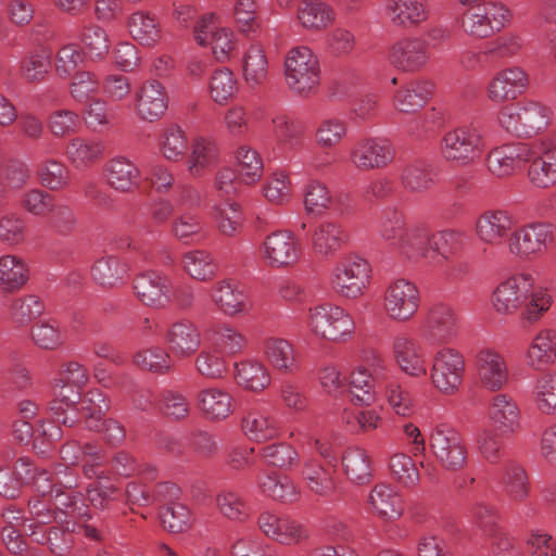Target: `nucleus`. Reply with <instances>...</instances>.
Instances as JSON below:
<instances>
[{
  "instance_id": "obj_24",
  "label": "nucleus",
  "mask_w": 556,
  "mask_h": 556,
  "mask_svg": "<svg viewBox=\"0 0 556 556\" xmlns=\"http://www.w3.org/2000/svg\"><path fill=\"white\" fill-rule=\"evenodd\" d=\"M431 58L428 42L419 37H407L395 42L390 50L391 64L401 72L424 70Z\"/></svg>"
},
{
  "instance_id": "obj_15",
  "label": "nucleus",
  "mask_w": 556,
  "mask_h": 556,
  "mask_svg": "<svg viewBox=\"0 0 556 556\" xmlns=\"http://www.w3.org/2000/svg\"><path fill=\"white\" fill-rule=\"evenodd\" d=\"M260 253L267 266L282 269L294 266L301 260L302 247L292 231L276 230L264 238Z\"/></svg>"
},
{
  "instance_id": "obj_64",
  "label": "nucleus",
  "mask_w": 556,
  "mask_h": 556,
  "mask_svg": "<svg viewBox=\"0 0 556 556\" xmlns=\"http://www.w3.org/2000/svg\"><path fill=\"white\" fill-rule=\"evenodd\" d=\"M30 338L36 346L46 351H55L65 343V333L55 320L42 319L33 325Z\"/></svg>"
},
{
  "instance_id": "obj_21",
  "label": "nucleus",
  "mask_w": 556,
  "mask_h": 556,
  "mask_svg": "<svg viewBox=\"0 0 556 556\" xmlns=\"http://www.w3.org/2000/svg\"><path fill=\"white\" fill-rule=\"evenodd\" d=\"M392 355L399 370L414 379L428 374L427 358L421 343L406 333H399L392 339Z\"/></svg>"
},
{
  "instance_id": "obj_47",
  "label": "nucleus",
  "mask_w": 556,
  "mask_h": 556,
  "mask_svg": "<svg viewBox=\"0 0 556 556\" xmlns=\"http://www.w3.org/2000/svg\"><path fill=\"white\" fill-rule=\"evenodd\" d=\"M368 504L381 518L396 519L403 513L401 496L391 484L377 483L369 492Z\"/></svg>"
},
{
  "instance_id": "obj_10",
  "label": "nucleus",
  "mask_w": 556,
  "mask_h": 556,
  "mask_svg": "<svg viewBox=\"0 0 556 556\" xmlns=\"http://www.w3.org/2000/svg\"><path fill=\"white\" fill-rule=\"evenodd\" d=\"M34 480L36 490L42 495H52L54 493L55 506L64 509V514L68 517H88L87 508L73 488L76 485V479L64 471H58L54 476H50L42 470L30 477Z\"/></svg>"
},
{
  "instance_id": "obj_33",
  "label": "nucleus",
  "mask_w": 556,
  "mask_h": 556,
  "mask_svg": "<svg viewBox=\"0 0 556 556\" xmlns=\"http://www.w3.org/2000/svg\"><path fill=\"white\" fill-rule=\"evenodd\" d=\"M187 170L192 177H201L219 162V148L211 136L197 135L190 141Z\"/></svg>"
},
{
  "instance_id": "obj_2",
  "label": "nucleus",
  "mask_w": 556,
  "mask_h": 556,
  "mask_svg": "<svg viewBox=\"0 0 556 556\" xmlns=\"http://www.w3.org/2000/svg\"><path fill=\"white\" fill-rule=\"evenodd\" d=\"M286 87L291 93L307 98L317 93L321 83V65L318 55L307 46L289 49L282 63Z\"/></svg>"
},
{
  "instance_id": "obj_34",
  "label": "nucleus",
  "mask_w": 556,
  "mask_h": 556,
  "mask_svg": "<svg viewBox=\"0 0 556 556\" xmlns=\"http://www.w3.org/2000/svg\"><path fill=\"white\" fill-rule=\"evenodd\" d=\"M527 366L532 370H543L556 363V330L540 329L531 339L523 354Z\"/></svg>"
},
{
  "instance_id": "obj_23",
  "label": "nucleus",
  "mask_w": 556,
  "mask_h": 556,
  "mask_svg": "<svg viewBox=\"0 0 556 556\" xmlns=\"http://www.w3.org/2000/svg\"><path fill=\"white\" fill-rule=\"evenodd\" d=\"M426 330L429 341L438 348L450 345L459 334V317L452 306L435 304L428 312Z\"/></svg>"
},
{
  "instance_id": "obj_25",
  "label": "nucleus",
  "mask_w": 556,
  "mask_h": 556,
  "mask_svg": "<svg viewBox=\"0 0 556 556\" xmlns=\"http://www.w3.org/2000/svg\"><path fill=\"white\" fill-rule=\"evenodd\" d=\"M529 85V77L520 66H508L498 71L486 85V97L493 103L515 100Z\"/></svg>"
},
{
  "instance_id": "obj_35",
  "label": "nucleus",
  "mask_w": 556,
  "mask_h": 556,
  "mask_svg": "<svg viewBox=\"0 0 556 556\" xmlns=\"http://www.w3.org/2000/svg\"><path fill=\"white\" fill-rule=\"evenodd\" d=\"M168 349L178 358L192 356L201 345V333L190 320L173 323L166 332Z\"/></svg>"
},
{
  "instance_id": "obj_13",
  "label": "nucleus",
  "mask_w": 556,
  "mask_h": 556,
  "mask_svg": "<svg viewBox=\"0 0 556 556\" xmlns=\"http://www.w3.org/2000/svg\"><path fill=\"white\" fill-rule=\"evenodd\" d=\"M429 448L440 465L451 471L467 463V448L458 430L448 424L434 425L428 434Z\"/></svg>"
},
{
  "instance_id": "obj_9",
  "label": "nucleus",
  "mask_w": 556,
  "mask_h": 556,
  "mask_svg": "<svg viewBox=\"0 0 556 556\" xmlns=\"http://www.w3.org/2000/svg\"><path fill=\"white\" fill-rule=\"evenodd\" d=\"M556 241V227L551 223L532 222L513 229L506 240L508 253L526 261L542 255Z\"/></svg>"
},
{
  "instance_id": "obj_50",
  "label": "nucleus",
  "mask_w": 556,
  "mask_h": 556,
  "mask_svg": "<svg viewBox=\"0 0 556 556\" xmlns=\"http://www.w3.org/2000/svg\"><path fill=\"white\" fill-rule=\"evenodd\" d=\"M201 412L211 420H223L232 414L235 403L231 394L220 388H207L199 392Z\"/></svg>"
},
{
  "instance_id": "obj_5",
  "label": "nucleus",
  "mask_w": 556,
  "mask_h": 556,
  "mask_svg": "<svg viewBox=\"0 0 556 556\" xmlns=\"http://www.w3.org/2000/svg\"><path fill=\"white\" fill-rule=\"evenodd\" d=\"M58 520L43 500H37L29 503V517L25 521L28 535L37 543L48 544L50 551L56 555H63L70 551L73 544V528L71 521H63L61 518L58 526L50 528L48 534L43 532L42 527ZM72 526H74L72 523Z\"/></svg>"
},
{
  "instance_id": "obj_31",
  "label": "nucleus",
  "mask_w": 556,
  "mask_h": 556,
  "mask_svg": "<svg viewBox=\"0 0 556 556\" xmlns=\"http://www.w3.org/2000/svg\"><path fill=\"white\" fill-rule=\"evenodd\" d=\"M434 90L432 80L424 77L403 84L393 94L392 103L397 112L412 114L421 109Z\"/></svg>"
},
{
  "instance_id": "obj_14",
  "label": "nucleus",
  "mask_w": 556,
  "mask_h": 556,
  "mask_svg": "<svg viewBox=\"0 0 556 556\" xmlns=\"http://www.w3.org/2000/svg\"><path fill=\"white\" fill-rule=\"evenodd\" d=\"M195 42L210 47L218 62H226L237 47V36L230 27L222 26L219 16L213 12L205 13L193 28Z\"/></svg>"
},
{
  "instance_id": "obj_29",
  "label": "nucleus",
  "mask_w": 556,
  "mask_h": 556,
  "mask_svg": "<svg viewBox=\"0 0 556 556\" xmlns=\"http://www.w3.org/2000/svg\"><path fill=\"white\" fill-rule=\"evenodd\" d=\"M383 15L392 26L412 29L428 20L429 11L425 0H387Z\"/></svg>"
},
{
  "instance_id": "obj_32",
  "label": "nucleus",
  "mask_w": 556,
  "mask_h": 556,
  "mask_svg": "<svg viewBox=\"0 0 556 556\" xmlns=\"http://www.w3.org/2000/svg\"><path fill=\"white\" fill-rule=\"evenodd\" d=\"M167 277L152 271L139 274L134 282L137 298L148 306L164 307L172 300Z\"/></svg>"
},
{
  "instance_id": "obj_26",
  "label": "nucleus",
  "mask_w": 556,
  "mask_h": 556,
  "mask_svg": "<svg viewBox=\"0 0 556 556\" xmlns=\"http://www.w3.org/2000/svg\"><path fill=\"white\" fill-rule=\"evenodd\" d=\"M515 224V217L508 211L486 210L475 222V235L481 243L496 245L508 239Z\"/></svg>"
},
{
  "instance_id": "obj_63",
  "label": "nucleus",
  "mask_w": 556,
  "mask_h": 556,
  "mask_svg": "<svg viewBox=\"0 0 556 556\" xmlns=\"http://www.w3.org/2000/svg\"><path fill=\"white\" fill-rule=\"evenodd\" d=\"M532 396L539 412L556 415V371H545L535 380Z\"/></svg>"
},
{
  "instance_id": "obj_28",
  "label": "nucleus",
  "mask_w": 556,
  "mask_h": 556,
  "mask_svg": "<svg viewBox=\"0 0 556 556\" xmlns=\"http://www.w3.org/2000/svg\"><path fill=\"white\" fill-rule=\"evenodd\" d=\"M210 296L217 311L225 316L245 315L251 309L247 291L230 279L215 282L211 289Z\"/></svg>"
},
{
  "instance_id": "obj_11",
  "label": "nucleus",
  "mask_w": 556,
  "mask_h": 556,
  "mask_svg": "<svg viewBox=\"0 0 556 556\" xmlns=\"http://www.w3.org/2000/svg\"><path fill=\"white\" fill-rule=\"evenodd\" d=\"M420 304L421 294L413 280L396 277L387 283L382 295V309L391 321L403 324L412 320Z\"/></svg>"
},
{
  "instance_id": "obj_20",
  "label": "nucleus",
  "mask_w": 556,
  "mask_h": 556,
  "mask_svg": "<svg viewBox=\"0 0 556 556\" xmlns=\"http://www.w3.org/2000/svg\"><path fill=\"white\" fill-rule=\"evenodd\" d=\"M475 364L481 386L491 392L503 390L509 382V367L505 356L495 348L482 346L475 354Z\"/></svg>"
},
{
  "instance_id": "obj_4",
  "label": "nucleus",
  "mask_w": 556,
  "mask_h": 556,
  "mask_svg": "<svg viewBox=\"0 0 556 556\" xmlns=\"http://www.w3.org/2000/svg\"><path fill=\"white\" fill-rule=\"evenodd\" d=\"M372 266L359 254L346 255L333 264L328 275L330 289L340 298L357 300L369 289Z\"/></svg>"
},
{
  "instance_id": "obj_6",
  "label": "nucleus",
  "mask_w": 556,
  "mask_h": 556,
  "mask_svg": "<svg viewBox=\"0 0 556 556\" xmlns=\"http://www.w3.org/2000/svg\"><path fill=\"white\" fill-rule=\"evenodd\" d=\"M306 325L314 337L336 343L350 341L356 329L353 316L342 306L330 303L309 307Z\"/></svg>"
},
{
  "instance_id": "obj_37",
  "label": "nucleus",
  "mask_w": 556,
  "mask_h": 556,
  "mask_svg": "<svg viewBox=\"0 0 556 556\" xmlns=\"http://www.w3.org/2000/svg\"><path fill=\"white\" fill-rule=\"evenodd\" d=\"M258 492L273 501L291 504L301 496V491L295 482L288 476L277 472H262L256 478Z\"/></svg>"
},
{
  "instance_id": "obj_43",
  "label": "nucleus",
  "mask_w": 556,
  "mask_h": 556,
  "mask_svg": "<svg viewBox=\"0 0 556 556\" xmlns=\"http://www.w3.org/2000/svg\"><path fill=\"white\" fill-rule=\"evenodd\" d=\"M346 241L341 225L334 222L318 224L312 233V249L318 256L329 258L334 256Z\"/></svg>"
},
{
  "instance_id": "obj_41",
  "label": "nucleus",
  "mask_w": 556,
  "mask_h": 556,
  "mask_svg": "<svg viewBox=\"0 0 556 556\" xmlns=\"http://www.w3.org/2000/svg\"><path fill=\"white\" fill-rule=\"evenodd\" d=\"M233 367L236 382L242 389L258 393L270 386V372L258 359L244 358L236 362Z\"/></svg>"
},
{
  "instance_id": "obj_60",
  "label": "nucleus",
  "mask_w": 556,
  "mask_h": 556,
  "mask_svg": "<svg viewBox=\"0 0 556 556\" xmlns=\"http://www.w3.org/2000/svg\"><path fill=\"white\" fill-rule=\"evenodd\" d=\"M78 39L85 53L92 61H102L111 50V41L106 30L94 23H88L81 28Z\"/></svg>"
},
{
  "instance_id": "obj_57",
  "label": "nucleus",
  "mask_w": 556,
  "mask_h": 556,
  "mask_svg": "<svg viewBox=\"0 0 556 556\" xmlns=\"http://www.w3.org/2000/svg\"><path fill=\"white\" fill-rule=\"evenodd\" d=\"M301 476L306 488L316 495L329 496L336 490L333 473L317 460L306 459Z\"/></svg>"
},
{
  "instance_id": "obj_59",
  "label": "nucleus",
  "mask_w": 556,
  "mask_h": 556,
  "mask_svg": "<svg viewBox=\"0 0 556 556\" xmlns=\"http://www.w3.org/2000/svg\"><path fill=\"white\" fill-rule=\"evenodd\" d=\"M342 465L348 479L355 484H366L371 480L372 471L369 455L358 446L348 447L342 455Z\"/></svg>"
},
{
  "instance_id": "obj_27",
  "label": "nucleus",
  "mask_w": 556,
  "mask_h": 556,
  "mask_svg": "<svg viewBox=\"0 0 556 556\" xmlns=\"http://www.w3.org/2000/svg\"><path fill=\"white\" fill-rule=\"evenodd\" d=\"M488 417L502 434H514L522 424V413L517 400L504 392H496L489 402Z\"/></svg>"
},
{
  "instance_id": "obj_17",
  "label": "nucleus",
  "mask_w": 556,
  "mask_h": 556,
  "mask_svg": "<svg viewBox=\"0 0 556 556\" xmlns=\"http://www.w3.org/2000/svg\"><path fill=\"white\" fill-rule=\"evenodd\" d=\"M365 361L367 366L357 365L350 371L349 384L355 402L370 405L376 399L375 378H380L388 372V364L376 352H371Z\"/></svg>"
},
{
  "instance_id": "obj_54",
  "label": "nucleus",
  "mask_w": 556,
  "mask_h": 556,
  "mask_svg": "<svg viewBox=\"0 0 556 556\" xmlns=\"http://www.w3.org/2000/svg\"><path fill=\"white\" fill-rule=\"evenodd\" d=\"M238 91L239 83L230 68L220 67L213 71L207 81V92L214 103L227 104L236 98Z\"/></svg>"
},
{
  "instance_id": "obj_44",
  "label": "nucleus",
  "mask_w": 556,
  "mask_h": 556,
  "mask_svg": "<svg viewBox=\"0 0 556 556\" xmlns=\"http://www.w3.org/2000/svg\"><path fill=\"white\" fill-rule=\"evenodd\" d=\"M269 62L265 49L260 43H251L242 54L241 74L247 86L255 88L264 84L268 76Z\"/></svg>"
},
{
  "instance_id": "obj_19",
  "label": "nucleus",
  "mask_w": 556,
  "mask_h": 556,
  "mask_svg": "<svg viewBox=\"0 0 556 556\" xmlns=\"http://www.w3.org/2000/svg\"><path fill=\"white\" fill-rule=\"evenodd\" d=\"M532 154L530 143H503L492 148L486 154V169L497 178L510 177L529 162Z\"/></svg>"
},
{
  "instance_id": "obj_8",
  "label": "nucleus",
  "mask_w": 556,
  "mask_h": 556,
  "mask_svg": "<svg viewBox=\"0 0 556 556\" xmlns=\"http://www.w3.org/2000/svg\"><path fill=\"white\" fill-rule=\"evenodd\" d=\"M56 384L60 386V391L50 405L53 421L42 420L36 430L34 448L39 454L46 453L45 445L48 447L62 438V430L55 422L70 427L76 422V416H70L68 413H73L74 406L79 402L81 390L60 381Z\"/></svg>"
},
{
  "instance_id": "obj_3",
  "label": "nucleus",
  "mask_w": 556,
  "mask_h": 556,
  "mask_svg": "<svg viewBox=\"0 0 556 556\" xmlns=\"http://www.w3.org/2000/svg\"><path fill=\"white\" fill-rule=\"evenodd\" d=\"M485 148L484 130L476 124L448 129L439 142L442 159L459 167L472 165L484 154Z\"/></svg>"
},
{
  "instance_id": "obj_22",
  "label": "nucleus",
  "mask_w": 556,
  "mask_h": 556,
  "mask_svg": "<svg viewBox=\"0 0 556 556\" xmlns=\"http://www.w3.org/2000/svg\"><path fill=\"white\" fill-rule=\"evenodd\" d=\"M168 101L164 85L156 79H148L135 92V113L142 122H157L166 113Z\"/></svg>"
},
{
  "instance_id": "obj_56",
  "label": "nucleus",
  "mask_w": 556,
  "mask_h": 556,
  "mask_svg": "<svg viewBox=\"0 0 556 556\" xmlns=\"http://www.w3.org/2000/svg\"><path fill=\"white\" fill-rule=\"evenodd\" d=\"M104 153V146L101 140L94 138L75 137L66 146L65 154L68 161L76 167H86Z\"/></svg>"
},
{
  "instance_id": "obj_38",
  "label": "nucleus",
  "mask_w": 556,
  "mask_h": 556,
  "mask_svg": "<svg viewBox=\"0 0 556 556\" xmlns=\"http://www.w3.org/2000/svg\"><path fill=\"white\" fill-rule=\"evenodd\" d=\"M105 178L114 190L130 192L140 184V170L131 160L118 155L106 162Z\"/></svg>"
},
{
  "instance_id": "obj_40",
  "label": "nucleus",
  "mask_w": 556,
  "mask_h": 556,
  "mask_svg": "<svg viewBox=\"0 0 556 556\" xmlns=\"http://www.w3.org/2000/svg\"><path fill=\"white\" fill-rule=\"evenodd\" d=\"M30 279L28 262L17 254L0 255V290L14 293L21 290Z\"/></svg>"
},
{
  "instance_id": "obj_7",
  "label": "nucleus",
  "mask_w": 556,
  "mask_h": 556,
  "mask_svg": "<svg viewBox=\"0 0 556 556\" xmlns=\"http://www.w3.org/2000/svg\"><path fill=\"white\" fill-rule=\"evenodd\" d=\"M432 388L444 396H453L463 388L466 377V357L452 345L439 346L428 368Z\"/></svg>"
},
{
  "instance_id": "obj_48",
  "label": "nucleus",
  "mask_w": 556,
  "mask_h": 556,
  "mask_svg": "<svg viewBox=\"0 0 556 556\" xmlns=\"http://www.w3.org/2000/svg\"><path fill=\"white\" fill-rule=\"evenodd\" d=\"M300 25L307 30H321L336 20L334 10L319 0H303L296 9Z\"/></svg>"
},
{
  "instance_id": "obj_30",
  "label": "nucleus",
  "mask_w": 556,
  "mask_h": 556,
  "mask_svg": "<svg viewBox=\"0 0 556 556\" xmlns=\"http://www.w3.org/2000/svg\"><path fill=\"white\" fill-rule=\"evenodd\" d=\"M533 154L529 160L528 178L532 186L545 189L556 184V147L530 143Z\"/></svg>"
},
{
  "instance_id": "obj_52",
  "label": "nucleus",
  "mask_w": 556,
  "mask_h": 556,
  "mask_svg": "<svg viewBox=\"0 0 556 556\" xmlns=\"http://www.w3.org/2000/svg\"><path fill=\"white\" fill-rule=\"evenodd\" d=\"M130 36L140 45L146 47L156 46L162 38V28L155 16L137 11L132 13L127 22Z\"/></svg>"
},
{
  "instance_id": "obj_62",
  "label": "nucleus",
  "mask_w": 556,
  "mask_h": 556,
  "mask_svg": "<svg viewBox=\"0 0 556 556\" xmlns=\"http://www.w3.org/2000/svg\"><path fill=\"white\" fill-rule=\"evenodd\" d=\"M62 459L71 465L84 463L85 475L89 478L97 475L96 466L102 464V456L97 445L86 444L80 446L76 442H68L61 448Z\"/></svg>"
},
{
  "instance_id": "obj_58",
  "label": "nucleus",
  "mask_w": 556,
  "mask_h": 556,
  "mask_svg": "<svg viewBox=\"0 0 556 556\" xmlns=\"http://www.w3.org/2000/svg\"><path fill=\"white\" fill-rule=\"evenodd\" d=\"M503 488L506 496L514 503H523L530 495V481L523 466L510 462L503 469Z\"/></svg>"
},
{
  "instance_id": "obj_46",
  "label": "nucleus",
  "mask_w": 556,
  "mask_h": 556,
  "mask_svg": "<svg viewBox=\"0 0 556 556\" xmlns=\"http://www.w3.org/2000/svg\"><path fill=\"white\" fill-rule=\"evenodd\" d=\"M156 147L168 162H179L186 157L189 140L186 131L178 124L164 126L157 136Z\"/></svg>"
},
{
  "instance_id": "obj_39",
  "label": "nucleus",
  "mask_w": 556,
  "mask_h": 556,
  "mask_svg": "<svg viewBox=\"0 0 556 556\" xmlns=\"http://www.w3.org/2000/svg\"><path fill=\"white\" fill-rule=\"evenodd\" d=\"M241 430L245 438L254 443H265L280 435L277 419L261 410L247 412L241 420Z\"/></svg>"
},
{
  "instance_id": "obj_55",
  "label": "nucleus",
  "mask_w": 556,
  "mask_h": 556,
  "mask_svg": "<svg viewBox=\"0 0 556 556\" xmlns=\"http://www.w3.org/2000/svg\"><path fill=\"white\" fill-rule=\"evenodd\" d=\"M181 265L188 276L199 281L211 280L218 271V265L213 255L202 249H193L184 253Z\"/></svg>"
},
{
  "instance_id": "obj_42",
  "label": "nucleus",
  "mask_w": 556,
  "mask_h": 556,
  "mask_svg": "<svg viewBox=\"0 0 556 556\" xmlns=\"http://www.w3.org/2000/svg\"><path fill=\"white\" fill-rule=\"evenodd\" d=\"M467 236L459 229H443L429 235V253L432 263L440 265L456 255L465 245Z\"/></svg>"
},
{
  "instance_id": "obj_18",
  "label": "nucleus",
  "mask_w": 556,
  "mask_h": 556,
  "mask_svg": "<svg viewBox=\"0 0 556 556\" xmlns=\"http://www.w3.org/2000/svg\"><path fill=\"white\" fill-rule=\"evenodd\" d=\"M257 526L265 536L281 545L293 546L308 539V530L304 523L273 510L262 511Z\"/></svg>"
},
{
  "instance_id": "obj_49",
  "label": "nucleus",
  "mask_w": 556,
  "mask_h": 556,
  "mask_svg": "<svg viewBox=\"0 0 556 556\" xmlns=\"http://www.w3.org/2000/svg\"><path fill=\"white\" fill-rule=\"evenodd\" d=\"M38 182L48 191H62L72 184V172L62 161L53 157L41 160L36 169Z\"/></svg>"
},
{
  "instance_id": "obj_45",
  "label": "nucleus",
  "mask_w": 556,
  "mask_h": 556,
  "mask_svg": "<svg viewBox=\"0 0 556 556\" xmlns=\"http://www.w3.org/2000/svg\"><path fill=\"white\" fill-rule=\"evenodd\" d=\"M430 231L425 226H410L396 241L392 250L407 261H418L429 254Z\"/></svg>"
},
{
  "instance_id": "obj_1",
  "label": "nucleus",
  "mask_w": 556,
  "mask_h": 556,
  "mask_svg": "<svg viewBox=\"0 0 556 556\" xmlns=\"http://www.w3.org/2000/svg\"><path fill=\"white\" fill-rule=\"evenodd\" d=\"M491 302L502 316L517 313L529 324L538 323L554 303L551 290L535 283L529 273H518L503 279L493 290Z\"/></svg>"
},
{
  "instance_id": "obj_16",
  "label": "nucleus",
  "mask_w": 556,
  "mask_h": 556,
  "mask_svg": "<svg viewBox=\"0 0 556 556\" xmlns=\"http://www.w3.org/2000/svg\"><path fill=\"white\" fill-rule=\"evenodd\" d=\"M394 156V147L388 139L364 137L350 148L349 163L358 170H374L390 165Z\"/></svg>"
},
{
  "instance_id": "obj_36",
  "label": "nucleus",
  "mask_w": 556,
  "mask_h": 556,
  "mask_svg": "<svg viewBox=\"0 0 556 556\" xmlns=\"http://www.w3.org/2000/svg\"><path fill=\"white\" fill-rule=\"evenodd\" d=\"M263 353L269 365L283 374L296 372L301 367L294 345L285 338L270 337L263 343Z\"/></svg>"
},
{
  "instance_id": "obj_12",
  "label": "nucleus",
  "mask_w": 556,
  "mask_h": 556,
  "mask_svg": "<svg viewBox=\"0 0 556 556\" xmlns=\"http://www.w3.org/2000/svg\"><path fill=\"white\" fill-rule=\"evenodd\" d=\"M513 20L511 10L502 2L490 1L467 10L460 20L463 31L477 39H484L501 31Z\"/></svg>"
},
{
  "instance_id": "obj_53",
  "label": "nucleus",
  "mask_w": 556,
  "mask_h": 556,
  "mask_svg": "<svg viewBox=\"0 0 556 556\" xmlns=\"http://www.w3.org/2000/svg\"><path fill=\"white\" fill-rule=\"evenodd\" d=\"M170 235L182 244H197L205 239V224L199 214L186 212L172 220Z\"/></svg>"
},
{
  "instance_id": "obj_51",
  "label": "nucleus",
  "mask_w": 556,
  "mask_h": 556,
  "mask_svg": "<svg viewBox=\"0 0 556 556\" xmlns=\"http://www.w3.org/2000/svg\"><path fill=\"white\" fill-rule=\"evenodd\" d=\"M211 217L217 230L226 237H236L244 224V215L239 203L222 201L211 207Z\"/></svg>"
},
{
  "instance_id": "obj_61",
  "label": "nucleus",
  "mask_w": 556,
  "mask_h": 556,
  "mask_svg": "<svg viewBox=\"0 0 556 556\" xmlns=\"http://www.w3.org/2000/svg\"><path fill=\"white\" fill-rule=\"evenodd\" d=\"M262 195L273 205L283 206L291 202L293 185L290 175L285 170L273 172L261 187Z\"/></svg>"
}]
</instances>
